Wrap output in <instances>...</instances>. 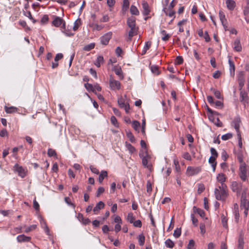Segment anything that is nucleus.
Listing matches in <instances>:
<instances>
[{
  "instance_id": "49",
  "label": "nucleus",
  "mask_w": 249,
  "mask_h": 249,
  "mask_svg": "<svg viewBox=\"0 0 249 249\" xmlns=\"http://www.w3.org/2000/svg\"><path fill=\"white\" fill-rule=\"evenodd\" d=\"M181 233V229L177 228L174 231L173 235L175 238H177L180 236Z\"/></svg>"
},
{
  "instance_id": "32",
  "label": "nucleus",
  "mask_w": 249,
  "mask_h": 249,
  "mask_svg": "<svg viewBox=\"0 0 249 249\" xmlns=\"http://www.w3.org/2000/svg\"><path fill=\"white\" fill-rule=\"evenodd\" d=\"M216 158L211 156L209 159V162L211 164L213 168V171L214 172L216 168V162H215Z\"/></svg>"
},
{
  "instance_id": "55",
  "label": "nucleus",
  "mask_w": 249,
  "mask_h": 249,
  "mask_svg": "<svg viewBox=\"0 0 249 249\" xmlns=\"http://www.w3.org/2000/svg\"><path fill=\"white\" fill-rule=\"evenodd\" d=\"M221 219H222V223L223 227L227 228L228 226H227V219L226 217L224 214H222L221 216Z\"/></svg>"
},
{
  "instance_id": "47",
  "label": "nucleus",
  "mask_w": 249,
  "mask_h": 249,
  "mask_svg": "<svg viewBox=\"0 0 249 249\" xmlns=\"http://www.w3.org/2000/svg\"><path fill=\"white\" fill-rule=\"evenodd\" d=\"M47 154L49 157H54L56 156V153L55 151L52 148L48 149Z\"/></svg>"
},
{
  "instance_id": "6",
  "label": "nucleus",
  "mask_w": 249,
  "mask_h": 249,
  "mask_svg": "<svg viewBox=\"0 0 249 249\" xmlns=\"http://www.w3.org/2000/svg\"><path fill=\"white\" fill-rule=\"evenodd\" d=\"M201 171L200 167L188 166L186 169V175L188 177L197 175Z\"/></svg>"
},
{
  "instance_id": "20",
  "label": "nucleus",
  "mask_w": 249,
  "mask_h": 249,
  "mask_svg": "<svg viewBox=\"0 0 249 249\" xmlns=\"http://www.w3.org/2000/svg\"><path fill=\"white\" fill-rule=\"evenodd\" d=\"M63 57V55L61 53H59L56 54L55 58H54V62H52V68L53 69H55L57 68L58 66V61L61 59Z\"/></svg>"
},
{
  "instance_id": "39",
  "label": "nucleus",
  "mask_w": 249,
  "mask_h": 249,
  "mask_svg": "<svg viewBox=\"0 0 249 249\" xmlns=\"http://www.w3.org/2000/svg\"><path fill=\"white\" fill-rule=\"evenodd\" d=\"M81 25V20L80 19H77L74 23V25L72 27L73 30L74 31H77Z\"/></svg>"
},
{
  "instance_id": "64",
  "label": "nucleus",
  "mask_w": 249,
  "mask_h": 249,
  "mask_svg": "<svg viewBox=\"0 0 249 249\" xmlns=\"http://www.w3.org/2000/svg\"><path fill=\"white\" fill-rule=\"evenodd\" d=\"M105 191V189L103 187H100L97 190L96 196L99 197L101 194L103 193Z\"/></svg>"
},
{
  "instance_id": "9",
  "label": "nucleus",
  "mask_w": 249,
  "mask_h": 249,
  "mask_svg": "<svg viewBox=\"0 0 249 249\" xmlns=\"http://www.w3.org/2000/svg\"><path fill=\"white\" fill-rule=\"evenodd\" d=\"M118 104L121 108H124L126 112L128 113L130 109V106L128 103L126 102L125 98L121 96L118 99Z\"/></svg>"
},
{
  "instance_id": "62",
  "label": "nucleus",
  "mask_w": 249,
  "mask_h": 249,
  "mask_svg": "<svg viewBox=\"0 0 249 249\" xmlns=\"http://www.w3.org/2000/svg\"><path fill=\"white\" fill-rule=\"evenodd\" d=\"M89 168L93 173L96 174L97 175L99 174V171L98 170V169L94 166H90Z\"/></svg>"
},
{
  "instance_id": "46",
  "label": "nucleus",
  "mask_w": 249,
  "mask_h": 249,
  "mask_svg": "<svg viewBox=\"0 0 249 249\" xmlns=\"http://www.w3.org/2000/svg\"><path fill=\"white\" fill-rule=\"evenodd\" d=\"M205 186L203 184L199 183L198 184L197 193L200 194L205 190Z\"/></svg>"
},
{
  "instance_id": "54",
  "label": "nucleus",
  "mask_w": 249,
  "mask_h": 249,
  "mask_svg": "<svg viewBox=\"0 0 249 249\" xmlns=\"http://www.w3.org/2000/svg\"><path fill=\"white\" fill-rule=\"evenodd\" d=\"M110 121L112 124H113L115 126L118 127V124L117 120V119L116 117L114 116H112L111 117Z\"/></svg>"
},
{
  "instance_id": "7",
  "label": "nucleus",
  "mask_w": 249,
  "mask_h": 249,
  "mask_svg": "<svg viewBox=\"0 0 249 249\" xmlns=\"http://www.w3.org/2000/svg\"><path fill=\"white\" fill-rule=\"evenodd\" d=\"M109 86L110 89L112 90H119L121 89V83L110 76L109 79Z\"/></svg>"
},
{
  "instance_id": "10",
  "label": "nucleus",
  "mask_w": 249,
  "mask_h": 249,
  "mask_svg": "<svg viewBox=\"0 0 249 249\" xmlns=\"http://www.w3.org/2000/svg\"><path fill=\"white\" fill-rule=\"evenodd\" d=\"M112 36V32H108L103 36H101L100 38V42L104 45H107Z\"/></svg>"
},
{
  "instance_id": "26",
  "label": "nucleus",
  "mask_w": 249,
  "mask_h": 249,
  "mask_svg": "<svg viewBox=\"0 0 249 249\" xmlns=\"http://www.w3.org/2000/svg\"><path fill=\"white\" fill-rule=\"evenodd\" d=\"M228 62L229 64L231 74L234 75L235 73V65L233 61L231 60V57L229 58Z\"/></svg>"
},
{
  "instance_id": "22",
  "label": "nucleus",
  "mask_w": 249,
  "mask_h": 249,
  "mask_svg": "<svg viewBox=\"0 0 249 249\" xmlns=\"http://www.w3.org/2000/svg\"><path fill=\"white\" fill-rule=\"evenodd\" d=\"M77 218L84 225H88L90 223V220L88 218L84 217L83 215L81 213L78 214Z\"/></svg>"
},
{
  "instance_id": "57",
  "label": "nucleus",
  "mask_w": 249,
  "mask_h": 249,
  "mask_svg": "<svg viewBox=\"0 0 249 249\" xmlns=\"http://www.w3.org/2000/svg\"><path fill=\"white\" fill-rule=\"evenodd\" d=\"M127 138L129 139L131 142H134L135 141V137L132 133L129 132L126 134Z\"/></svg>"
},
{
  "instance_id": "15",
  "label": "nucleus",
  "mask_w": 249,
  "mask_h": 249,
  "mask_svg": "<svg viewBox=\"0 0 249 249\" xmlns=\"http://www.w3.org/2000/svg\"><path fill=\"white\" fill-rule=\"evenodd\" d=\"M207 98L208 102L211 106L214 105L217 108H222L223 107V103L220 101H216L214 102L212 96H207Z\"/></svg>"
},
{
  "instance_id": "11",
  "label": "nucleus",
  "mask_w": 249,
  "mask_h": 249,
  "mask_svg": "<svg viewBox=\"0 0 249 249\" xmlns=\"http://www.w3.org/2000/svg\"><path fill=\"white\" fill-rule=\"evenodd\" d=\"M14 170L17 172L19 176L21 178H23L26 175V170L21 166H20L18 164H16L14 166Z\"/></svg>"
},
{
  "instance_id": "21",
  "label": "nucleus",
  "mask_w": 249,
  "mask_h": 249,
  "mask_svg": "<svg viewBox=\"0 0 249 249\" xmlns=\"http://www.w3.org/2000/svg\"><path fill=\"white\" fill-rule=\"evenodd\" d=\"M113 70L115 72V74L119 76L121 80H123L124 78V76L123 74V71L120 66H115Z\"/></svg>"
},
{
  "instance_id": "24",
  "label": "nucleus",
  "mask_w": 249,
  "mask_h": 249,
  "mask_svg": "<svg viewBox=\"0 0 249 249\" xmlns=\"http://www.w3.org/2000/svg\"><path fill=\"white\" fill-rule=\"evenodd\" d=\"M233 49L236 52H241L242 51V46L239 39H236L233 43Z\"/></svg>"
},
{
  "instance_id": "13",
  "label": "nucleus",
  "mask_w": 249,
  "mask_h": 249,
  "mask_svg": "<svg viewBox=\"0 0 249 249\" xmlns=\"http://www.w3.org/2000/svg\"><path fill=\"white\" fill-rule=\"evenodd\" d=\"M240 123H241V120H240V118L236 117L232 121L231 125L235 129V130L237 133L238 138L241 140V135H240V132H239V128H240Z\"/></svg>"
},
{
  "instance_id": "59",
  "label": "nucleus",
  "mask_w": 249,
  "mask_h": 249,
  "mask_svg": "<svg viewBox=\"0 0 249 249\" xmlns=\"http://www.w3.org/2000/svg\"><path fill=\"white\" fill-rule=\"evenodd\" d=\"M182 157L188 160H192L191 155L188 152H184V153H183Z\"/></svg>"
},
{
  "instance_id": "56",
  "label": "nucleus",
  "mask_w": 249,
  "mask_h": 249,
  "mask_svg": "<svg viewBox=\"0 0 249 249\" xmlns=\"http://www.w3.org/2000/svg\"><path fill=\"white\" fill-rule=\"evenodd\" d=\"M232 137V135L231 134L228 133L225 135H223L221 137V139L224 141L228 140L231 138Z\"/></svg>"
},
{
  "instance_id": "25",
  "label": "nucleus",
  "mask_w": 249,
  "mask_h": 249,
  "mask_svg": "<svg viewBox=\"0 0 249 249\" xmlns=\"http://www.w3.org/2000/svg\"><path fill=\"white\" fill-rule=\"evenodd\" d=\"M89 26L92 28L93 31H101L104 27L103 25H99L93 22L89 23Z\"/></svg>"
},
{
  "instance_id": "42",
  "label": "nucleus",
  "mask_w": 249,
  "mask_h": 249,
  "mask_svg": "<svg viewBox=\"0 0 249 249\" xmlns=\"http://www.w3.org/2000/svg\"><path fill=\"white\" fill-rule=\"evenodd\" d=\"M211 90L213 91V93L214 94L215 97L216 98L219 99L222 98L221 93L219 90H217L213 88H211Z\"/></svg>"
},
{
  "instance_id": "19",
  "label": "nucleus",
  "mask_w": 249,
  "mask_h": 249,
  "mask_svg": "<svg viewBox=\"0 0 249 249\" xmlns=\"http://www.w3.org/2000/svg\"><path fill=\"white\" fill-rule=\"evenodd\" d=\"M31 239V237L25 236L24 234L19 235L17 237V240L19 243L29 242Z\"/></svg>"
},
{
  "instance_id": "50",
  "label": "nucleus",
  "mask_w": 249,
  "mask_h": 249,
  "mask_svg": "<svg viewBox=\"0 0 249 249\" xmlns=\"http://www.w3.org/2000/svg\"><path fill=\"white\" fill-rule=\"evenodd\" d=\"M183 62V59L181 56H177L175 61V63L176 65H180Z\"/></svg>"
},
{
  "instance_id": "58",
  "label": "nucleus",
  "mask_w": 249,
  "mask_h": 249,
  "mask_svg": "<svg viewBox=\"0 0 249 249\" xmlns=\"http://www.w3.org/2000/svg\"><path fill=\"white\" fill-rule=\"evenodd\" d=\"M152 185L150 181H147L146 183V191L148 193H150L152 191Z\"/></svg>"
},
{
  "instance_id": "33",
  "label": "nucleus",
  "mask_w": 249,
  "mask_h": 249,
  "mask_svg": "<svg viewBox=\"0 0 249 249\" xmlns=\"http://www.w3.org/2000/svg\"><path fill=\"white\" fill-rule=\"evenodd\" d=\"M135 219V217L132 212L128 213L126 217V220L127 221L132 224L133 222H134Z\"/></svg>"
},
{
  "instance_id": "44",
  "label": "nucleus",
  "mask_w": 249,
  "mask_h": 249,
  "mask_svg": "<svg viewBox=\"0 0 249 249\" xmlns=\"http://www.w3.org/2000/svg\"><path fill=\"white\" fill-rule=\"evenodd\" d=\"M139 244L140 246H143L145 242V237L142 234H140L138 236Z\"/></svg>"
},
{
  "instance_id": "16",
  "label": "nucleus",
  "mask_w": 249,
  "mask_h": 249,
  "mask_svg": "<svg viewBox=\"0 0 249 249\" xmlns=\"http://www.w3.org/2000/svg\"><path fill=\"white\" fill-rule=\"evenodd\" d=\"M219 18L221 21V22L225 30V31L229 30L228 24H227V21L225 18V15L224 13L222 11H219Z\"/></svg>"
},
{
  "instance_id": "63",
  "label": "nucleus",
  "mask_w": 249,
  "mask_h": 249,
  "mask_svg": "<svg viewBox=\"0 0 249 249\" xmlns=\"http://www.w3.org/2000/svg\"><path fill=\"white\" fill-rule=\"evenodd\" d=\"M99 177L104 179L105 178L107 177V172L106 171H102L99 175Z\"/></svg>"
},
{
  "instance_id": "17",
  "label": "nucleus",
  "mask_w": 249,
  "mask_h": 249,
  "mask_svg": "<svg viewBox=\"0 0 249 249\" xmlns=\"http://www.w3.org/2000/svg\"><path fill=\"white\" fill-rule=\"evenodd\" d=\"M240 208L241 209H249V202L243 193H242L241 197Z\"/></svg>"
},
{
  "instance_id": "28",
  "label": "nucleus",
  "mask_w": 249,
  "mask_h": 249,
  "mask_svg": "<svg viewBox=\"0 0 249 249\" xmlns=\"http://www.w3.org/2000/svg\"><path fill=\"white\" fill-rule=\"evenodd\" d=\"M226 3L228 8L230 10H233L235 6V2L233 0H227Z\"/></svg>"
},
{
  "instance_id": "1",
  "label": "nucleus",
  "mask_w": 249,
  "mask_h": 249,
  "mask_svg": "<svg viewBox=\"0 0 249 249\" xmlns=\"http://www.w3.org/2000/svg\"><path fill=\"white\" fill-rule=\"evenodd\" d=\"M214 195L217 200L225 201L229 196L227 185H217L214 190Z\"/></svg>"
},
{
  "instance_id": "3",
  "label": "nucleus",
  "mask_w": 249,
  "mask_h": 249,
  "mask_svg": "<svg viewBox=\"0 0 249 249\" xmlns=\"http://www.w3.org/2000/svg\"><path fill=\"white\" fill-rule=\"evenodd\" d=\"M239 176L243 181L247 180L249 176V166L246 163L240 165Z\"/></svg>"
},
{
  "instance_id": "2",
  "label": "nucleus",
  "mask_w": 249,
  "mask_h": 249,
  "mask_svg": "<svg viewBox=\"0 0 249 249\" xmlns=\"http://www.w3.org/2000/svg\"><path fill=\"white\" fill-rule=\"evenodd\" d=\"M127 25L130 29L127 33L128 40L130 41L133 36H136L138 34V27L136 24V18L130 17L127 19Z\"/></svg>"
},
{
  "instance_id": "30",
  "label": "nucleus",
  "mask_w": 249,
  "mask_h": 249,
  "mask_svg": "<svg viewBox=\"0 0 249 249\" xmlns=\"http://www.w3.org/2000/svg\"><path fill=\"white\" fill-rule=\"evenodd\" d=\"M244 237L242 235H240L238 240V249H244Z\"/></svg>"
},
{
  "instance_id": "23",
  "label": "nucleus",
  "mask_w": 249,
  "mask_h": 249,
  "mask_svg": "<svg viewBox=\"0 0 249 249\" xmlns=\"http://www.w3.org/2000/svg\"><path fill=\"white\" fill-rule=\"evenodd\" d=\"M104 203L102 201H99L93 208V211L95 214H97L100 210L104 208Z\"/></svg>"
},
{
  "instance_id": "38",
  "label": "nucleus",
  "mask_w": 249,
  "mask_h": 249,
  "mask_svg": "<svg viewBox=\"0 0 249 249\" xmlns=\"http://www.w3.org/2000/svg\"><path fill=\"white\" fill-rule=\"evenodd\" d=\"M187 248V249H196V245L194 240L191 239L189 240Z\"/></svg>"
},
{
  "instance_id": "18",
  "label": "nucleus",
  "mask_w": 249,
  "mask_h": 249,
  "mask_svg": "<svg viewBox=\"0 0 249 249\" xmlns=\"http://www.w3.org/2000/svg\"><path fill=\"white\" fill-rule=\"evenodd\" d=\"M227 179V178L223 173H219L216 176V180L220 184L219 185H227L225 183Z\"/></svg>"
},
{
  "instance_id": "36",
  "label": "nucleus",
  "mask_w": 249,
  "mask_h": 249,
  "mask_svg": "<svg viewBox=\"0 0 249 249\" xmlns=\"http://www.w3.org/2000/svg\"><path fill=\"white\" fill-rule=\"evenodd\" d=\"M95 44L94 43H91L87 45H85L83 48V50L85 51H90L94 48Z\"/></svg>"
},
{
  "instance_id": "12",
  "label": "nucleus",
  "mask_w": 249,
  "mask_h": 249,
  "mask_svg": "<svg viewBox=\"0 0 249 249\" xmlns=\"http://www.w3.org/2000/svg\"><path fill=\"white\" fill-rule=\"evenodd\" d=\"M237 80L239 83V88L241 90L244 86L245 82V74L244 71H241L238 73Z\"/></svg>"
},
{
  "instance_id": "31",
  "label": "nucleus",
  "mask_w": 249,
  "mask_h": 249,
  "mask_svg": "<svg viewBox=\"0 0 249 249\" xmlns=\"http://www.w3.org/2000/svg\"><path fill=\"white\" fill-rule=\"evenodd\" d=\"M125 147L130 154H133L136 151V148L130 143L125 142Z\"/></svg>"
},
{
  "instance_id": "61",
  "label": "nucleus",
  "mask_w": 249,
  "mask_h": 249,
  "mask_svg": "<svg viewBox=\"0 0 249 249\" xmlns=\"http://www.w3.org/2000/svg\"><path fill=\"white\" fill-rule=\"evenodd\" d=\"M49 20V16L47 15H44L41 19V22L43 24L46 23Z\"/></svg>"
},
{
  "instance_id": "4",
  "label": "nucleus",
  "mask_w": 249,
  "mask_h": 249,
  "mask_svg": "<svg viewBox=\"0 0 249 249\" xmlns=\"http://www.w3.org/2000/svg\"><path fill=\"white\" fill-rule=\"evenodd\" d=\"M140 158L142 159V164L143 166L147 168L150 171L152 170V165L151 163H148V161L150 160L151 157L148 153L147 151L139 154Z\"/></svg>"
},
{
  "instance_id": "52",
  "label": "nucleus",
  "mask_w": 249,
  "mask_h": 249,
  "mask_svg": "<svg viewBox=\"0 0 249 249\" xmlns=\"http://www.w3.org/2000/svg\"><path fill=\"white\" fill-rule=\"evenodd\" d=\"M132 224H133V226L135 227L141 228L142 226V223L140 220H134V222Z\"/></svg>"
},
{
  "instance_id": "41",
  "label": "nucleus",
  "mask_w": 249,
  "mask_h": 249,
  "mask_svg": "<svg viewBox=\"0 0 249 249\" xmlns=\"http://www.w3.org/2000/svg\"><path fill=\"white\" fill-rule=\"evenodd\" d=\"M23 14L25 16L28 17L30 19L32 20V22L34 23H35L36 22V20L33 18L30 11H24Z\"/></svg>"
},
{
  "instance_id": "43",
  "label": "nucleus",
  "mask_w": 249,
  "mask_h": 249,
  "mask_svg": "<svg viewBox=\"0 0 249 249\" xmlns=\"http://www.w3.org/2000/svg\"><path fill=\"white\" fill-rule=\"evenodd\" d=\"M165 244L169 248H173L175 245L174 242L170 239H168L165 241Z\"/></svg>"
},
{
  "instance_id": "37",
  "label": "nucleus",
  "mask_w": 249,
  "mask_h": 249,
  "mask_svg": "<svg viewBox=\"0 0 249 249\" xmlns=\"http://www.w3.org/2000/svg\"><path fill=\"white\" fill-rule=\"evenodd\" d=\"M193 210L195 213H197L201 217H203L204 216L205 212L203 210L199 208H197L195 206L194 207Z\"/></svg>"
},
{
  "instance_id": "51",
  "label": "nucleus",
  "mask_w": 249,
  "mask_h": 249,
  "mask_svg": "<svg viewBox=\"0 0 249 249\" xmlns=\"http://www.w3.org/2000/svg\"><path fill=\"white\" fill-rule=\"evenodd\" d=\"M234 219L236 223H238L239 220V210L234 211Z\"/></svg>"
},
{
  "instance_id": "40",
  "label": "nucleus",
  "mask_w": 249,
  "mask_h": 249,
  "mask_svg": "<svg viewBox=\"0 0 249 249\" xmlns=\"http://www.w3.org/2000/svg\"><path fill=\"white\" fill-rule=\"evenodd\" d=\"M133 128L137 131L139 132L140 123L137 121H134L132 123Z\"/></svg>"
},
{
  "instance_id": "45",
  "label": "nucleus",
  "mask_w": 249,
  "mask_h": 249,
  "mask_svg": "<svg viewBox=\"0 0 249 249\" xmlns=\"http://www.w3.org/2000/svg\"><path fill=\"white\" fill-rule=\"evenodd\" d=\"M85 87L88 91L94 92V88L93 87V86L92 84L86 83L85 84Z\"/></svg>"
},
{
  "instance_id": "48",
  "label": "nucleus",
  "mask_w": 249,
  "mask_h": 249,
  "mask_svg": "<svg viewBox=\"0 0 249 249\" xmlns=\"http://www.w3.org/2000/svg\"><path fill=\"white\" fill-rule=\"evenodd\" d=\"M36 228V225H32L30 226L29 227H26L25 230H24L25 232L28 233L31 231H32L35 230Z\"/></svg>"
},
{
  "instance_id": "53",
  "label": "nucleus",
  "mask_w": 249,
  "mask_h": 249,
  "mask_svg": "<svg viewBox=\"0 0 249 249\" xmlns=\"http://www.w3.org/2000/svg\"><path fill=\"white\" fill-rule=\"evenodd\" d=\"M33 207L34 209L37 211L38 212L40 209V207L38 203L36 201V198L33 201Z\"/></svg>"
},
{
  "instance_id": "60",
  "label": "nucleus",
  "mask_w": 249,
  "mask_h": 249,
  "mask_svg": "<svg viewBox=\"0 0 249 249\" xmlns=\"http://www.w3.org/2000/svg\"><path fill=\"white\" fill-rule=\"evenodd\" d=\"M62 29L64 30V33L68 36H71L74 35V34L73 33H72L70 30H67L66 28Z\"/></svg>"
},
{
  "instance_id": "5",
  "label": "nucleus",
  "mask_w": 249,
  "mask_h": 249,
  "mask_svg": "<svg viewBox=\"0 0 249 249\" xmlns=\"http://www.w3.org/2000/svg\"><path fill=\"white\" fill-rule=\"evenodd\" d=\"M53 20L52 22L53 26L56 27H60L62 29H65L66 22L63 19L56 16H53Z\"/></svg>"
},
{
  "instance_id": "35",
  "label": "nucleus",
  "mask_w": 249,
  "mask_h": 249,
  "mask_svg": "<svg viewBox=\"0 0 249 249\" xmlns=\"http://www.w3.org/2000/svg\"><path fill=\"white\" fill-rule=\"evenodd\" d=\"M104 62V57L103 56L100 55L97 57L96 61L95 63V65L97 67H100L101 64Z\"/></svg>"
},
{
  "instance_id": "14",
  "label": "nucleus",
  "mask_w": 249,
  "mask_h": 249,
  "mask_svg": "<svg viewBox=\"0 0 249 249\" xmlns=\"http://www.w3.org/2000/svg\"><path fill=\"white\" fill-rule=\"evenodd\" d=\"M142 13L144 16H148L151 12V8L149 6L147 2L145 0H142Z\"/></svg>"
},
{
  "instance_id": "27",
  "label": "nucleus",
  "mask_w": 249,
  "mask_h": 249,
  "mask_svg": "<svg viewBox=\"0 0 249 249\" xmlns=\"http://www.w3.org/2000/svg\"><path fill=\"white\" fill-rule=\"evenodd\" d=\"M4 110L7 113H14L18 112V109L15 107H7L5 106Z\"/></svg>"
},
{
  "instance_id": "34",
  "label": "nucleus",
  "mask_w": 249,
  "mask_h": 249,
  "mask_svg": "<svg viewBox=\"0 0 249 249\" xmlns=\"http://www.w3.org/2000/svg\"><path fill=\"white\" fill-rule=\"evenodd\" d=\"M130 13L134 15L138 16L140 14L138 8L134 5H131L130 9Z\"/></svg>"
},
{
  "instance_id": "29",
  "label": "nucleus",
  "mask_w": 249,
  "mask_h": 249,
  "mask_svg": "<svg viewBox=\"0 0 249 249\" xmlns=\"http://www.w3.org/2000/svg\"><path fill=\"white\" fill-rule=\"evenodd\" d=\"M160 34L162 35L161 39L164 41H167L169 40L171 37V35L167 34L166 31L164 30H162L160 31Z\"/></svg>"
},
{
  "instance_id": "8",
  "label": "nucleus",
  "mask_w": 249,
  "mask_h": 249,
  "mask_svg": "<svg viewBox=\"0 0 249 249\" xmlns=\"http://www.w3.org/2000/svg\"><path fill=\"white\" fill-rule=\"evenodd\" d=\"M231 188L233 192L236 193L237 196H239L242 189V184L241 183L233 181L231 183Z\"/></svg>"
}]
</instances>
